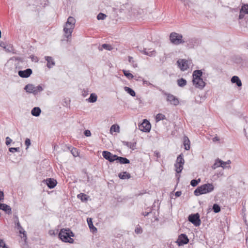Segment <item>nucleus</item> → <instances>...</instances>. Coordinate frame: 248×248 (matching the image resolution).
I'll return each instance as SVG.
<instances>
[{"label": "nucleus", "instance_id": "obj_1", "mask_svg": "<svg viewBox=\"0 0 248 248\" xmlns=\"http://www.w3.org/2000/svg\"><path fill=\"white\" fill-rule=\"evenodd\" d=\"M202 72L201 70H195L193 72V84L196 88L199 89H202L206 84L202 78Z\"/></svg>", "mask_w": 248, "mask_h": 248}, {"label": "nucleus", "instance_id": "obj_2", "mask_svg": "<svg viewBox=\"0 0 248 248\" xmlns=\"http://www.w3.org/2000/svg\"><path fill=\"white\" fill-rule=\"evenodd\" d=\"M74 233L69 229H62L59 233V238L63 242L73 243L74 239L71 237H74Z\"/></svg>", "mask_w": 248, "mask_h": 248}, {"label": "nucleus", "instance_id": "obj_3", "mask_svg": "<svg viewBox=\"0 0 248 248\" xmlns=\"http://www.w3.org/2000/svg\"><path fill=\"white\" fill-rule=\"evenodd\" d=\"M214 186L212 183H207L198 186L194 191L195 196H198L201 195L206 194L213 191Z\"/></svg>", "mask_w": 248, "mask_h": 248}, {"label": "nucleus", "instance_id": "obj_4", "mask_svg": "<svg viewBox=\"0 0 248 248\" xmlns=\"http://www.w3.org/2000/svg\"><path fill=\"white\" fill-rule=\"evenodd\" d=\"M75 23L76 20L74 17L69 16L68 18L65 26L63 28L65 35L67 38L71 36V34L75 27Z\"/></svg>", "mask_w": 248, "mask_h": 248}, {"label": "nucleus", "instance_id": "obj_5", "mask_svg": "<svg viewBox=\"0 0 248 248\" xmlns=\"http://www.w3.org/2000/svg\"><path fill=\"white\" fill-rule=\"evenodd\" d=\"M183 36L181 34L175 32H171L170 35V40L174 45H179L185 43V41L183 40Z\"/></svg>", "mask_w": 248, "mask_h": 248}, {"label": "nucleus", "instance_id": "obj_6", "mask_svg": "<svg viewBox=\"0 0 248 248\" xmlns=\"http://www.w3.org/2000/svg\"><path fill=\"white\" fill-rule=\"evenodd\" d=\"M159 90L161 92L162 94L167 96V101L169 102L171 105L176 106L179 104V101L177 97L173 94L167 93L160 89H159Z\"/></svg>", "mask_w": 248, "mask_h": 248}, {"label": "nucleus", "instance_id": "obj_7", "mask_svg": "<svg viewBox=\"0 0 248 248\" xmlns=\"http://www.w3.org/2000/svg\"><path fill=\"white\" fill-rule=\"evenodd\" d=\"M184 163L185 160L183 158V154H181L177 156L176 163L174 164L175 171H176L177 173L181 172L182 170L183 169V165Z\"/></svg>", "mask_w": 248, "mask_h": 248}, {"label": "nucleus", "instance_id": "obj_8", "mask_svg": "<svg viewBox=\"0 0 248 248\" xmlns=\"http://www.w3.org/2000/svg\"><path fill=\"white\" fill-rule=\"evenodd\" d=\"M188 220L196 227L199 226L201 223L199 213L192 214L189 215Z\"/></svg>", "mask_w": 248, "mask_h": 248}, {"label": "nucleus", "instance_id": "obj_9", "mask_svg": "<svg viewBox=\"0 0 248 248\" xmlns=\"http://www.w3.org/2000/svg\"><path fill=\"white\" fill-rule=\"evenodd\" d=\"M151 125L149 121L147 120H144L143 122L139 125V129L144 132H150Z\"/></svg>", "mask_w": 248, "mask_h": 248}, {"label": "nucleus", "instance_id": "obj_10", "mask_svg": "<svg viewBox=\"0 0 248 248\" xmlns=\"http://www.w3.org/2000/svg\"><path fill=\"white\" fill-rule=\"evenodd\" d=\"M102 155L103 157L110 162H113L116 161L117 155H113L110 152L108 151H104L102 152Z\"/></svg>", "mask_w": 248, "mask_h": 248}, {"label": "nucleus", "instance_id": "obj_11", "mask_svg": "<svg viewBox=\"0 0 248 248\" xmlns=\"http://www.w3.org/2000/svg\"><path fill=\"white\" fill-rule=\"evenodd\" d=\"M189 242V239L186 234H181L177 240V243L179 246L186 244Z\"/></svg>", "mask_w": 248, "mask_h": 248}, {"label": "nucleus", "instance_id": "obj_12", "mask_svg": "<svg viewBox=\"0 0 248 248\" xmlns=\"http://www.w3.org/2000/svg\"><path fill=\"white\" fill-rule=\"evenodd\" d=\"M185 42L190 47H194L201 44V40L196 38H192L185 41Z\"/></svg>", "mask_w": 248, "mask_h": 248}, {"label": "nucleus", "instance_id": "obj_13", "mask_svg": "<svg viewBox=\"0 0 248 248\" xmlns=\"http://www.w3.org/2000/svg\"><path fill=\"white\" fill-rule=\"evenodd\" d=\"M188 61L185 59H179L177 61L178 66L182 71L186 70L188 68Z\"/></svg>", "mask_w": 248, "mask_h": 248}, {"label": "nucleus", "instance_id": "obj_14", "mask_svg": "<svg viewBox=\"0 0 248 248\" xmlns=\"http://www.w3.org/2000/svg\"><path fill=\"white\" fill-rule=\"evenodd\" d=\"M32 73V70L30 68H28L24 70H19L18 74L21 78H28L31 75Z\"/></svg>", "mask_w": 248, "mask_h": 248}, {"label": "nucleus", "instance_id": "obj_15", "mask_svg": "<svg viewBox=\"0 0 248 248\" xmlns=\"http://www.w3.org/2000/svg\"><path fill=\"white\" fill-rule=\"evenodd\" d=\"M49 188H53L57 185V181L53 178H47L44 181Z\"/></svg>", "mask_w": 248, "mask_h": 248}, {"label": "nucleus", "instance_id": "obj_16", "mask_svg": "<svg viewBox=\"0 0 248 248\" xmlns=\"http://www.w3.org/2000/svg\"><path fill=\"white\" fill-rule=\"evenodd\" d=\"M45 59L47 61L46 66L48 68L50 69L55 65V62L52 57L50 56H45Z\"/></svg>", "mask_w": 248, "mask_h": 248}, {"label": "nucleus", "instance_id": "obj_17", "mask_svg": "<svg viewBox=\"0 0 248 248\" xmlns=\"http://www.w3.org/2000/svg\"><path fill=\"white\" fill-rule=\"evenodd\" d=\"M1 206V210L4 211L6 214L10 215L12 214V209L10 206L5 203H2L0 204Z\"/></svg>", "mask_w": 248, "mask_h": 248}, {"label": "nucleus", "instance_id": "obj_18", "mask_svg": "<svg viewBox=\"0 0 248 248\" xmlns=\"http://www.w3.org/2000/svg\"><path fill=\"white\" fill-rule=\"evenodd\" d=\"M122 143L124 145H125L132 150H134L136 149V142H131L126 141H122Z\"/></svg>", "mask_w": 248, "mask_h": 248}, {"label": "nucleus", "instance_id": "obj_19", "mask_svg": "<svg viewBox=\"0 0 248 248\" xmlns=\"http://www.w3.org/2000/svg\"><path fill=\"white\" fill-rule=\"evenodd\" d=\"M87 223L89 226V227L90 229L91 230V231L93 232H97V229L96 227H95L93 225L92 221V219L91 218H88L87 219Z\"/></svg>", "mask_w": 248, "mask_h": 248}, {"label": "nucleus", "instance_id": "obj_20", "mask_svg": "<svg viewBox=\"0 0 248 248\" xmlns=\"http://www.w3.org/2000/svg\"><path fill=\"white\" fill-rule=\"evenodd\" d=\"M16 227L17 229L19 230V232L21 234H23V236H21L22 238H24L25 240L27 239L26 233V232L24 230V229L21 226L19 222L18 221L16 223Z\"/></svg>", "mask_w": 248, "mask_h": 248}, {"label": "nucleus", "instance_id": "obj_21", "mask_svg": "<svg viewBox=\"0 0 248 248\" xmlns=\"http://www.w3.org/2000/svg\"><path fill=\"white\" fill-rule=\"evenodd\" d=\"M231 82L235 83L238 87L242 86V82L239 78L236 76H233L231 78Z\"/></svg>", "mask_w": 248, "mask_h": 248}, {"label": "nucleus", "instance_id": "obj_22", "mask_svg": "<svg viewBox=\"0 0 248 248\" xmlns=\"http://www.w3.org/2000/svg\"><path fill=\"white\" fill-rule=\"evenodd\" d=\"M150 49L147 50L146 48H144L142 51V52L144 54L149 56L150 57H155L156 54V51L155 50H153L151 51H150Z\"/></svg>", "mask_w": 248, "mask_h": 248}, {"label": "nucleus", "instance_id": "obj_23", "mask_svg": "<svg viewBox=\"0 0 248 248\" xmlns=\"http://www.w3.org/2000/svg\"><path fill=\"white\" fill-rule=\"evenodd\" d=\"M183 143L185 146V149L186 150H189L190 149V142L188 138L185 136L183 138Z\"/></svg>", "mask_w": 248, "mask_h": 248}, {"label": "nucleus", "instance_id": "obj_24", "mask_svg": "<svg viewBox=\"0 0 248 248\" xmlns=\"http://www.w3.org/2000/svg\"><path fill=\"white\" fill-rule=\"evenodd\" d=\"M116 161H118L121 164H126L130 163V161L126 157L118 156L117 155Z\"/></svg>", "mask_w": 248, "mask_h": 248}, {"label": "nucleus", "instance_id": "obj_25", "mask_svg": "<svg viewBox=\"0 0 248 248\" xmlns=\"http://www.w3.org/2000/svg\"><path fill=\"white\" fill-rule=\"evenodd\" d=\"M41 112V110L39 107H34L31 111V115L35 117H38L40 115Z\"/></svg>", "mask_w": 248, "mask_h": 248}, {"label": "nucleus", "instance_id": "obj_26", "mask_svg": "<svg viewBox=\"0 0 248 248\" xmlns=\"http://www.w3.org/2000/svg\"><path fill=\"white\" fill-rule=\"evenodd\" d=\"M119 177L121 179H128L131 178V175L127 171H124L119 173Z\"/></svg>", "mask_w": 248, "mask_h": 248}, {"label": "nucleus", "instance_id": "obj_27", "mask_svg": "<svg viewBox=\"0 0 248 248\" xmlns=\"http://www.w3.org/2000/svg\"><path fill=\"white\" fill-rule=\"evenodd\" d=\"M34 85L32 84H28L26 85L24 88V89L26 91V92L28 93H32L33 92V91L34 89Z\"/></svg>", "mask_w": 248, "mask_h": 248}, {"label": "nucleus", "instance_id": "obj_28", "mask_svg": "<svg viewBox=\"0 0 248 248\" xmlns=\"http://www.w3.org/2000/svg\"><path fill=\"white\" fill-rule=\"evenodd\" d=\"M97 96L95 93H92L90 97L87 100L90 103H94L96 101Z\"/></svg>", "mask_w": 248, "mask_h": 248}, {"label": "nucleus", "instance_id": "obj_29", "mask_svg": "<svg viewBox=\"0 0 248 248\" xmlns=\"http://www.w3.org/2000/svg\"><path fill=\"white\" fill-rule=\"evenodd\" d=\"M178 85L180 87H184L186 85L187 81L184 78H181L177 80Z\"/></svg>", "mask_w": 248, "mask_h": 248}, {"label": "nucleus", "instance_id": "obj_30", "mask_svg": "<svg viewBox=\"0 0 248 248\" xmlns=\"http://www.w3.org/2000/svg\"><path fill=\"white\" fill-rule=\"evenodd\" d=\"M223 161L219 158L216 159L214 164L212 166V168L214 169H216V168L220 167V165L222 164Z\"/></svg>", "mask_w": 248, "mask_h": 248}, {"label": "nucleus", "instance_id": "obj_31", "mask_svg": "<svg viewBox=\"0 0 248 248\" xmlns=\"http://www.w3.org/2000/svg\"><path fill=\"white\" fill-rule=\"evenodd\" d=\"M124 90L132 96L134 97L136 96V93L135 91L131 88L125 86L124 87Z\"/></svg>", "mask_w": 248, "mask_h": 248}, {"label": "nucleus", "instance_id": "obj_32", "mask_svg": "<svg viewBox=\"0 0 248 248\" xmlns=\"http://www.w3.org/2000/svg\"><path fill=\"white\" fill-rule=\"evenodd\" d=\"M43 87H42L41 85H39L34 87V89L33 91V92L32 93L35 95L37 94L38 93L43 91Z\"/></svg>", "mask_w": 248, "mask_h": 248}, {"label": "nucleus", "instance_id": "obj_33", "mask_svg": "<svg viewBox=\"0 0 248 248\" xmlns=\"http://www.w3.org/2000/svg\"><path fill=\"white\" fill-rule=\"evenodd\" d=\"M78 198L80 199L82 202H86L88 201V197L84 193H80L78 195Z\"/></svg>", "mask_w": 248, "mask_h": 248}, {"label": "nucleus", "instance_id": "obj_34", "mask_svg": "<svg viewBox=\"0 0 248 248\" xmlns=\"http://www.w3.org/2000/svg\"><path fill=\"white\" fill-rule=\"evenodd\" d=\"M165 119H166V117H165V115H164L162 113L157 114L155 117V120H156V122H159L161 120H165Z\"/></svg>", "mask_w": 248, "mask_h": 248}, {"label": "nucleus", "instance_id": "obj_35", "mask_svg": "<svg viewBox=\"0 0 248 248\" xmlns=\"http://www.w3.org/2000/svg\"><path fill=\"white\" fill-rule=\"evenodd\" d=\"M12 69V67L9 64V63H6L5 65V67H4V72L7 74V75H9L11 74L10 73V71H11V69Z\"/></svg>", "mask_w": 248, "mask_h": 248}, {"label": "nucleus", "instance_id": "obj_36", "mask_svg": "<svg viewBox=\"0 0 248 248\" xmlns=\"http://www.w3.org/2000/svg\"><path fill=\"white\" fill-rule=\"evenodd\" d=\"M212 209L215 213H218L220 211V207L218 204L215 203L213 205Z\"/></svg>", "mask_w": 248, "mask_h": 248}, {"label": "nucleus", "instance_id": "obj_37", "mask_svg": "<svg viewBox=\"0 0 248 248\" xmlns=\"http://www.w3.org/2000/svg\"><path fill=\"white\" fill-rule=\"evenodd\" d=\"M110 131V132H119L120 127L117 124H113L111 126Z\"/></svg>", "mask_w": 248, "mask_h": 248}, {"label": "nucleus", "instance_id": "obj_38", "mask_svg": "<svg viewBox=\"0 0 248 248\" xmlns=\"http://www.w3.org/2000/svg\"><path fill=\"white\" fill-rule=\"evenodd\" d=\"M123 72L124 75L128 79H132L133 78V77H134L133 75L132 74H131L129 71L123 70Z\"/></svg>", "mask_w": 248, "mask_h": 248}, {"label": "nucleus", "instance_id": "obj_39", "mask_svg": "<svg viewBox=\"0 0 248 248\" xmlns=\"http://www.w3.org/2000/svg\"><path fill=\"white\" fill-rule=\"evenodd\" d=\"M201 182V179L199 178L198 179H193L190 182V185L194 187L198 185V184Z\"/></svg>", "mask_w": 248, "mask_h": 248}, {"label": "nucleus", "instance_id": "obj_40", "mask_svg": "<svg viewBox=\"0 0 248 248\" xmlns=\"http://www.w3.org/2000/svg\"><path fill=\"white\" fill-rule=\"evenodd\" d=\"M102 47L104 49L108 50H111L113 49V47L111 45L107 44H103Z\"/></svg>", "mask_w": 248, "mask_h": 248}, {"label": "nucleus", "instance_id": "obj_41", "mask_svg": "<svg viewBox=\"0 0 248 248\" xmlns=\"http://www.w3.org/2000/svg\"><path fill=\"white\" fill-rule=\"evenodd\" d=\"M107 17V16L102 13H100L98 14V15L97 16V19L98 20H104L105 19V18Z\"/></svg>", "mask_w": 248, "mask_h": 248}, {"label": "nucleus", "instance_id": "obj_42", "mask_svg": "<svg viewBox=\"0 0 248 248\" xmlns=\"http://www.w3.org/2000/svg\"><path fill=\"white\" fill-rule=\"evenodd\" d=\"M242 11H244L246 14H248V4H244L241 7Z\"/></svg>", "mask_w": 248, "mask_h": 248}, {"label": "nucleus", "instance_id": "obj_43", "mask_svg": "<svg viewBox=\"0 0 248 248\" xmlns=\"http://www.w3.org/2000/svg\"><path fill=\"white\" fill-rule=\"evenodd\" d=\"M9 152L14 153L16 152H19L20 149L19 147H11L9 148Z\"/></svg>", "mask_w": 248, "mask_h": 248}, {"label": "nucleus", "instance_id": "obj_44", "mask_svg": "<svg viewBox=\"0 0 248 248\" xmlns=\"http://www.w3.org/2000/svg\"><path fill=\"white\" fill-rule=\"evenodd\" d=\"M245 14H246L244 13V11H242V8H241L239 12V19H243L244 17Z\"/></svg>", "mask_w": 248, "mask_h": 248}, {"label": "nucleus", "instance_id": "obj_45", "mask_svg": "<svg viewBox=\"0 0 248 248\" xmlns=\"http://www.w3.org/2000/svg\"><path fill=\"white\" fill-rule=\"evenodd\" d=\"M89 94V90L88 89H84L82 92V95L83 97H86Z\"/></svg>", "mask_w": 248, "mask_h": 248}, {"label": "nucleus", "instance_id": "obj_46", "mask_svg": "<svg viewBox=\"0 0 248 248\" xmlns=\"http://www.w3.org/2000/svg\"><path fill=\"white\" fill-rule=\"evenodd\" d=\"M220 167L223 168V169H230L231 166L230 165H227L225 162L223 161V163L220 165Z\"/></svg>", "mask_w": 248, "mask_h": 248}, {"label": "nucleus", "instance_id": "obj_47", "mask_svg": "<svg viewBox=\"0 0 248 248\" xmlns=\"http://www.w3.org/2000/svg\"><path fill=\"white\" fill-rule=\"evenodd\" d=\"M12 140L9 137H7L6 138L5 144L6 145H10V143L12 142Z\"/></svg>", "mask_w": 248, "mask_h": 248}, {"label": "nucleus", "instance_id": "obj_48", "mask_svg": "<svg viewBox=\"0 0 248 248\" xmlns=\"http://www.w3.org/2000/svg\"><path fill=\"white\" fill-rule=\"evenodd\" d=\"M25 144L27 146V148H28L31 144L30 140L27 138L25 141Z\"/></svg>", "mask_w": 248, "mask_h": 248}, {"label": "nucleus", "instance_id": "obj_49", "mask_svg": "<svg viewBox=\"0 0 248 248\" xmlns=\"http://www.w3.org/2000/svg\"><path fill=\"white\" fill-rule=\"evenodd\" d=\"M71 152L74 156H77L78 155V154L76 148H73L71 151Z\"/></svg>", "mask_w": 248, "mask_h": 248}, {"label": "nucleus", "instance_id": "obj_50", "mask_svg": "<svg viewBox=\"0 0 248 248\" xmlns=\"http://www.w3.org/2000/svg\"><path fill=\"white\" fill-rule=\"evenodd\" d=\"M142 81H143V84H146L148 86L154 87V85H153L152 83H150L148 81L145 80L144 79H143Z\"/></svg>", "mask_w": 248, "mask_h": 248}, {"label": "nucleus", "instance_id": "obj_51", "mask_svg": "<svg viewBox=\"0 0 248 248\" xmlns=\"http://www.w3.org/2000/svg\"><path fill=\"white\" fill-rule=\"evenodd\" d=\"M84 134L86 137H89L91 135V131L89 130H85Z\"/></svg>", "mask_w": 248, "mask_h": 248}, {"label": "nucleus", "instance_id": "obj_52", "mask_svg": "<svg viewBox=\"0 0 248 248\" xmlns=\"http://www.w3.org/2000/svg\"><path fill=\"white\" fill-rule=\"evenodd\" d=\"M135 232L137 234H140L142 232V229L140 228H136L135 230Z\"/></svg>", "mask_w": 248, "mask_h": 248}, {"label": "nucleus", "instance_id": "obj_53", "mask_svg": "<svg viewBox=\"0 0 248 248\" xmlns=\"http://www.w3.org/2000/svg\"><path fill=\"white\" fill-rule=\"evenodd\" d=\"M244 131L245 133V136L248 137L247 134L248 133V124H247V126H244Z\"/></svg>", "mask_w": 248, "mask_h": 248}, {"label": "nucleus", "instance_id": "obj_54", "mask_svg": "<svg viewBox=\"0 0 248 248\" xmlns=\"http://www.w3.org/2000/svg\"><path fill=\"white\" fill-rule=\"evenodd\" d=\"M6 245L5 242L3 241V240L0 239V248H3V247L5 246Z\"/></svg>", "mask_w": 248, "mask_h": 248}, {"label": "nucleus", "instance_id": "obj_55", "mask_svg": "<svg viewBox=\"0 0 248 248\" xmlns=\"http://www.w3.org/2000/svg\"><path fill=\"white\" fill-rule=\"evenodd\" d=\"M4 198V193L2 191H0V201H1L3 200Z\"/></svg>", "mask_w": 248, "mask_h": 248}, {"label": "nucleus", "instance_id": "obj_56", "mask_svg": "<svg viewBox=\"0 0 248 248\" xmlns=\"http://www.w3.org/2000/svg\"><path fill=\"white\" fill-rule=\"evenodd\" d=\"M182 192L181 191H176L175 193V195L176 197H179L181 195Z\"/></svg>", "mask_w": 248, "mask_h": 248}, {"label": "nucleus", "instance_id": "obj_57", "mask_svg": "<svg viewBox=\"0 0 248 248\" xmlns=\"http://www.w3.org/2000/svg\"><path fill=\"white\" fill-rule=\"evenodd\" d=\"M128 61L130 63H133L134 62L133 58L131 56H129L128 57Z\"/></svg>", "mask_w": 248, "mask_h": 248}, {"label": "nucleus", "instance_id": "obj_58", "mask_svg": "<svg viewBox=\"0 0 248 248\" xmlns=\"http://www.w3.org/2000/svg\"><path fill=\"white\" fill-rule=\"evenodd\" d=\"M151 213V211H150V212H144L142 213V215L146 217V216H148L149 215V214H150Z\"/></svg>", "mask_w": 248, "mask_h": 248}, {"label": "nucleus", "instance_id": "obj_59", "mask_svg": "<svg viewBox=\"0 0 248 248\" xmlns=\"http://www.w3.org/2000/svg\"><path fill=\"white\" fill-rule=\"evenodd\" d=\"M0 46L2 47H3L4 49H6V46L4 42H0Z\"/></svg>", "mask_w": 248, "mask_h": 248}, {"label": "nucleus", "instance_id": "obj_60", "mask_svg": "<svg viewBox=\"0 0 248 248\" xmlns=\"http://www.w3.org/2000/svg\"><path fill=\"white\" fill-rule=\"evenodd\" d=\"M219 140V139L217 137H215L213 139V141L214 142L217 141Z\"/></svg>", "mask_w": 248, "mask_h": 248}, {"label": "nucleus", "instance_id": "obj_61", "mask_svg": "<svg viewBox=\"0 0 248 248\" xmlns=\"http://www.w3.org/2000/svg\"><path fill=\"white\" fill-rule=\"evenodd\" d=\"M154 154L155 155V156H156L157 158L160 157V155L159 152H155Z\"/></svg>", "mask_w": 248, "mask_h": 248}, {"label": "nucleus", "instance_id": "obj_62", "mask_svg": "<svg viewBox=\"0 0 248 248\" xmlns=\"http://www.w3.org/2000/svg\"><path fill=\"white\" fill-rule=\"evenodd\" d=\"M6 50V51H8V52H11L12 50H13L12 47H9V48H6V49H5Z\"/></svg>", "mask_w": 248, "mask_h": 248}, {"label": "nucleus", "instance_id": "obj_63", "mask_svg": "<svg viewBox=\"0 0 248 248\" xmlns=\"http://www.w3.org/2000/svg\"><path fill=\"white\" fill-rule=\"evenodd\" d=\"M14 59L16 60V61H21V58H20V57H14Z\"/></svg>", "mask_w": 248, "mask_h": 248}, {"label": "nucleus", "instance_id": "obj_64", "mask_svg": "<svg viewBox=\"0 0 248 248\" xmlns=\"http://www.w3.org/2000/svg\"><path fill=\"white\" fill-rule=\"evenodd\" d=\"M225 163L227 165H229L230 164H231V161L230 160H229L225 162Z\"/></svg>", "mask_w": 248, "mask_h": 248}]
</instances>
